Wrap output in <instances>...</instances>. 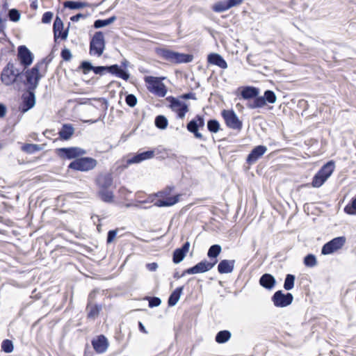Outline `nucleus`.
<instances>
[{"instance_id": "obj_41", "label": "nucleus", "mask_w": 356, "mask_h": 356, "mask_svg": "<svg viewBox=\"0 0 356 356\" xmlns=\"http://www.w3.org/2000/svg\"><path fill=\"white\" fill-rule=\"evenodd\" d=\"M94 67L89 60H83L81 62L78 69L81 70L84 74H88L90 71L93 72Z\"/></svg>"}, {"instance_id": "obj_64", "label": "nucleus", "mask_w": 356, "mask_h": 356, "mask_svg": "<svg viewBox=\"0 0 356 356\" xmlns=\"http://www.w3.org/2000/svg\"><path fill=\"white\" fill-rule=\"evenodd\" d=\"M146 268L149 271H152V272L156 271V262L147 264Z\"/></svg>"}, {"instance_id": "obj_56", "label": "nucleus", "mask_w": 356, "mask_h": 356, "mask_svg": "<svg viewBox=\"0 0 356 356\" xmlns=\"http://www.w3.org/2000/svg\"><path fill=\"white\" fill-rule=\"evenodd\" d=\"M143 300H148V306L150 308L156 307V296H145Z\"/></svg>"}, {"instance_id": "obj_10", "label": "nucleus", "mask_w": 356, "mask_h": 356, "mask_svg": "<svg viewBox=\"0 0 356 356\" xmlns=\"http://www.w3.org/2000/svg\"><path fill=\"white\" fill-rule=\"evenodd\" d=\"M36 103L35 91L26 90L22 95V103L19 106V111L25 113L33 108Z\"/></svg>"}, {"instance_id": "obj_39", "label": "nucleus", "mask_w": 356, "mask_h": 356, "mask_svg": "<svg viewBox=\"0 0 356 356\" xmlns=\"http://www.w3.org/2000/svg\"><path fill=\"white\" fill-rule=\"evenodd\" d=\"M265 104L266 101L264 99V97L261 96H259L258 95L257 96H256V97H254L252 99V102H250L248 104V107L250 108H261L264 106Z\"/></svg>"}, {"instance_id": "obj_2", "label": "nucleus", "mask_w": 356, "mask_h": 356, "mask_svg": "<svg viewBox=\"0 0 356 356\" xmlns=\"http://www.w3.org/2000/svg\"><path fill=\"white\" fill-rule=\"evenodd\" d=\"M157 55L165 60L175 64L188 63L193 59L192 54L179 53L165 48H157Z\"/></svg>"}, {"instance_id": "obj_36", "label": "nucleus", "mask_w": 356, "mask_h": 356, "mask_svg": "<svg viewBox=\"0 0 356 356\" xmlns=\"http://www.w3.org/2000/svg\"><path fill=\"white\" fill-rule=\"evenodd\" d=\"M14 350V343L10 339H3L1 343V351L5 353H11Z\"/></svg>"}, {"instance_id": "obj_20", "label": "nucleus", "mask_w": 356, "mask_h": 356, "mask_svg": "<svg viewBox=\"0 0 356 356\" xmlns=\"http://www.w3.org/2000/svg\"><path fill=\"white\" fill-rule=\"evenodd\" d=\"M113 183V177L112 173H99L96 179L95 184L98 186L99 190L108 189Z\"/></svg>"}, {"instance_id": "obj_26", "label": "nucleus", "mask_w": 356, "mask_h": 356, "mask_svg": "<svg viewBox=\"0 0 356 356\" xmlns=\"http://www.w3.org/2000/svg\"><path fill=\"white\" fill-rule=\"evenodd\" d=\"M235 266V260L223 259L218 265V271L220 274L230 273L233 271Z\"/></svg>"}, {"instance_id": "obj_30", "label": "nucleus", "mask_w": 356, "mask_h": 356, "mask_svg": "<svg viewBox=\"0 0 356 356\" xmlns=\"http://www.w3.org/2000/svg\"><path fill=\"white\" fill-rule=\"evenodd\" d=\"M63 6L70 10H78L85 7L90 6V4L87 2L80 1H66L63 3Z\"/></svg>"}, {"instance_id": "obj_47", "label": "nucleus", "mask_w": 356, "mask_h": 356, "mask_svg": "<svg viewBox=\"0 0 356 356\" xmlns=\"http://www.w3.org/2000/svg\"><path fill=\"white\" fill-rule=\"evenodd\" d=\"M263 97L266 101V103L274 104L277 99L275 93L271 90H266L264 92V95Z\"/></svg>"}, {"instance_id": "obj_49", "label": "nucleus", "mask_w": 356, "mask_h": 356, "mask_svg": "<svg viewBox=\"0 0 356 356\" xmlns=\"http://www.w3.org/2000/svg\"><path fill=\"white\" fill-rule=\"evenodd\" d=\"M168 89L165 85L161 82L157 78V97H164L167 94Z\"/></svg>"}, {"instance_id": "obj_23", "label": "nucleus", "mask_w": 356, "mask_h": 356, "mask_svg": "<svg viewBox=\"0 0 356 356\" xmlns=\"http://www.w3.org/2000/svg\"><path fill=\"white\" fill-rule=\"evenodd\" d=\"M207 62L213 65H216L221 69H227L228 65L224 58L218 53H211L207 56Z\"/></svg>"}, {"instance_id": "obj_1", "label": "nucleus", "mask_w": 356, "mask_h": 356, "mask_svg": "<svg viewBox=\"0 0 356 356\" xmlns=\"http://www.w3.org/2000/svg\"><path fill=\"white\" fill-rule=\"evenodd\" d=\"M46 60L47 58H43L31 69L22 71V75L25 77V79L23 81V83L26 87V90L35 91L38 88L39 82L43 76V75L40 72V69Z\"/></svg>"}, {"instance_id": "obj_18", "label": "nucleus", "mask_w": 356, "mask_h": 356, "mask_svg": "<svg viewBox=\"0 0 356 356\" xmlns=\"http://www.w3.org/2000/svg\"><path fill=\"white\" fill-rule=\"evenodd\" d=\"M103 68L105 74L110 73L123 80L127 81L130 77L129 72L127 70L122 69L118 64L105 65L103 66Z\"/></svg>"}, {"instance_id": "obj_9", "label": "nucleus", "mask_w": 356, "mask_h": 356, "mask_svg": "<svg viewBox=\"0 0 356 356\" xmlns=\"http://www.w3.org/2000/svg\"><path fill=\"white\" fill-rule=\"evenodd\" d=\"M226 125L232 129L240 131L242 128V122L238 119L233 110H223L221 112Z\"/></svg>"}, {"instance_id": "obj_50", "label": "nucleus", "mask_w": 356, "mask_h": 356, "mask_svg": "<svg viewBox=\"0 0 356 356\" xmlns=\"http://www.w3.org/2000/svg\"><path fill=\"white\" fill-rule=\"evenodd\" d=\"M137 102V97L133 94H128L125 97V102L129 107H134Z\"/></svg>"}, {"instance_id": "obj_61", "label": "nucleus", "mask_w": 356, "mask_h": 356, "mask_svg": "<svg viewBox=\"0 0 356 356\" xmlns=\"http://www.w3.org/2000/svg\"><path fill=\"white\" fill-rule=\"evenodd\" d=\"M93 72L95 74H98L100 76L105 74V73L104 72L103 66H102V65L101 66H95L94 69H93Z\"/></svg>"}, {"instance_id": "obj_46", "label": "nucleus", "mask_w": 356, "mask_h": 356, "mask_svg": "<svg viewBox=\"0 0 356 356\" xmlns=\"http://www.w3.org/2000/svg\"><path fill=\"white\" fill-rule=\"evenodd\" d=\"M8 17L11 22H17L21 17L20 12L16 8H12L8 10Z\"/></svg>"}, {"instance_id": "obj_62", "label": "nucleus", "mask_w": 356, "mask_h": 356, "mask_svg": "<svg viewBox=\"0 0 356 356\" xmlns=\"http://www.w3.org/2000/svg\"><path fill=\"white\" fill-rule=\"evenodd\" d=\"M83 356H93V353L88 343L86 344Z\"/></svg>"}, {"instance_id": "obj_51", "label": "nucleus", "mask_w": 356, "mask_h": 356, "mask_svg": "<svg viewBox=\"0 0 356 356\" xmlns=\"http://www.w3.org/2000/svg\"><path fill=\"white\" fill-rule=\"evenodd\" d=\"M168 126V120L163 115H157V128L164 129Z\"/></svg>"}, {"instance_id": "obj_34", "label": "nucleus", "mask_w": 356, "mask_h": 356, "mask_svg": "<svg viewBox=\"0 0 356 356\" xmlns=\"http://www.w3.org/2000/svg\"><path fill=\"white\" fill-rule=\"evenodd\" d=\"M21 149L27 154H34L42 149L41 145L24 143L22 145Z\"/></svg>"}, {"instance_id": "obj_16", "label": "nucleus", "mask_w": 356, "mask_h": 356, "mask_svg": "<svg viewBox=\"0 0 356 356\" xmlns=\"http://www.w3.org/2000/svg\"><path fill=\"white\" fill-rule=\"evenodd\" d=\"M217 263V259L214 260L213 262L207 261L206 260L202 261L197 264L195 266L186 269L182 275L186 274H197L202 273L211 270Z\"/></svg>"}, {"instance_id": "obj_52", "label": "nucleus", "mask_w": 356, "mask_h": 356, "mask_svg": "<svg viewBox=\"0 0 356 356\" xmlns=\"http://www.w3.org/2000/svg\"><path fill=\"white\" fill-rule=\"evenodd\" d=\"M74 128L72 124H63L57 134H74Z\"/></svg>"}, {"instance_id": "obj_37", "label": "nucleus", "mask_w": 356, "mask_h": 356, "mask_svg": "<svg viewBox=\"0 0 356 356\" xmlns=\"http://www.w3.org/2000/svg\"><path fill=\"white\" fill-rule=\"evenodd\" d=\"M148 90L156 95V76H147L145 77Z\"/></svg>"}, {"instance_id": "obj_13", "label": "nucleus", "mask_w": 356, "mask_h": 356, "mask_svg": "<svg viewBox=\"0 0 356 356\" xmlns=\"http://www.w3.org/2000/svg\"><path fill=\"white\" fill-rule=\"evenodd\" d=\"M346 237H336L326 243L322 248V254H330L341 249L346 243Z\"/></svg>"}, {"instance_id": "obj_45", "label": "nucleus", "mask_w": 356, "mask_h": 356, "mask_svg": "<svg viewBox=\"0 0 356 356\" xmlns=\"http://www.w3.org/2000/svg\"><path fill=\"white\" fill-rule=\"evenodd\" d=\"M295 276L291 274H287L284 283V289L289 291L294 286Z\"/></svg>"}, {"instance_id": "obj_24", "label": "nucleus", "mask_w": 356, "mask_h": 356, "mask_svg": "<svg viewBox=\"0 0 356 356\" xmlns=\"http://www.w3.org/2000/svg\"><path fill=\"white\" fill-rule=\"evenodd\" d=\"M190 248V243L186 241L181 248H177L173 252L172 261L175 264L181 262L188 253Z\"/></svg>"}, {"instance_id": "obj_33", "label": "nucleus", "mask_w": 356, "mask_h": 356, "mask_svg": "<svg viewBox=\"0 0 356 356\" xmlns=\"http://www.w3.org/2000/svg\"><path fill=\"white\" fill-rule=\"evenodd\" d=\"M183 289L184 286H179L173 291V292L170 294L168 298L169 306H174L177 304V302L180 298V296L182 293Z\"/></svg>"}, {"instance_id": "obj_40", "label": "nucleus", "mask_w": 356, "mask_h": 356, "mask_svg": "<svg viewBox=\"0 0 356 356\" xmlns=\"http://www.w3.org/2000/svg\"><path fill=\"white\" fill-rule=\"evenodd\" d=\"M229 9V7L228 6L226 0L220 1L216 3L212 7V10L216 13H222Z\"/></svg>"}, {"instance_id": "obj_3", "label": "nucleus", "mask_w": 356, "mask_h": 356, "mask_svg": "<svg viewBox=\"0 0 356 356\" xmlns=\"http://www.w3.org/2000/svg\"><path fill=\"white\" fill-rule=\"evenodd\" d=\"M173 186H167L157 193V207H171L180 200L181 194L173 195Z\"/></svg>"}, {"instance_id": "obj_17", "label": "nucleus", "mask_w": 356, "mask_h": 356, "mask_svg": "<svg viewBox=\"0 0 356 356\" xmlns=\"http://www.w3.org/2000/svg\"><path fill=\"white\" fill-rule=\"evenodd\" d=\"M93 294L91 292L88 298L86 311L88 319H95L102 309V305L92 302Z\"/></svg>"}, {"instance_id": "obj_29", "label": "nucleus", "mask_w": 356, "mask_h": 356, "mask_svg": "<svg viewBox=\"0 0 356 356\" xmlns=\"http://www.w3.org/2000/svg\"><path fill=\"white\" fill-rule=\"evenodd\" d=\"M97 196L102 202L106 203H112L114 201V194L108 189L99 190Z\"/></svg>"}, {"instance_id": "obj_38", "label": "nucleus", "mask_w": 356, "mask_h": 356, "mask_svg": "<svg viewBox=\"0 0 356 356\" xmlns=\"http://www.w3.org/2000/svg\"><path fill=\"white\" fill-rule=\"evenodd\" d=\"M222 251L221 246L220 245H211L207 252V256L211 259H216L217 257L220 254Z\"/></svg>"}, {"instance_id": "obj_5", "label": "nucleus", "mask_w": 356, "mask_h": 356, "mask_svg": "<svg viewBox=\"0 0 356 356\" xmlns=\"http://www.w3.org/2000/svg\"><path fill=\"white\" fill-rule=\"evenodd\" d=\"M334 168L335 163L334 161H330L323 165L313 177L312 182V186L316 188L321 186L332 174Z\"/></svg>"}, {"instance_id": "obj_12", "label": "nucleus", "mask_w": 356, "mask_h": 356, "mask_svg": "<svg viewBox=\"0 0 356 356\" xmlns=\"http://www.w3.org/2000/svg\"><path fill=\"white\" fill-rule=\"evenodd\" d=\"M17 59L24 70L29 67L33 63L34 56L25 45H20L17 48Z\"/></svg>"}, {"instance_id": "obj_58", "label": "nucleus", "mask_w": 356, "mask_h": 356, "mask_svg": "<svg viewBox=\"0 0 356 356\" xmlns=\"http://www.w3.org/2000/svg\"><path fill=\"white\" fill-rule=\"evenodd\" d=\"M69 34V26L65 29H63L58 34V39L60 38L63 40H65Z\"/></svg>"}, {"instance_id": "obj_4", "label": "nucleus", "mask_w": 356, "mask_h": 356, "mask_svg": "<svg viewBox=\"0 0 356 356\" xmlns=\"http://www.w3.org/2000/svg\"><path fill=\"white\" fill-rule=\"evenodd\" d=\"M97 164V161L90 156H79L72 160L68 165V170L74 171L88 172L94 169Z\"/></svg>"}, {"instance_id": "obj_22", "label": "nucleus", "mask_w": 356, "mask_h": 356, "mask_svg": "<svg viewBox=\"0 0 356 356\" xmlns=\"http://www.w3.org/2000/svg\"><path fill=\"white\" fill-rule=\"evenodd\" d=\"M267 148L264 145L256 146L248 154L246 162L249 165L254 163L266 152Z\"/></svg>"}, {"instance_id": "obj_44", "label": "nucleus", "mask_w": 356, "mask_h": 356, "mask_svg": "<svg viewBox=\"0 0 356 356\" xmlns=\"http://www.w3.org/2000/svg\"><path fill=\"white\" fill-rule=\"evenodd\" d=\"M174 154L168 150L163 148H157V159L164 160L167 158H173Z\"/></svg>"}, {"instance_id": "obj_27", "label": "nucleus", "mask_w": 356, "mask_h": 356, "mask_svg": "<svg viewBox=\"0 0 356 356\" xmlns=\"http://www.w3.org/2000/svg\"><path fill=\"white\" fill-rule=\"evenodd\" d=\"M275 279L268 273L264 274L259 279V284L261 286L267 289H271L275 285Z\"/></svg>"}, {"instance_id": "obj_8", "label": "nucleus", "mask_w": 356, "mask_h": 356, "mask_svg": "<svg viewBox=\"0 0 356 356\" xmlns=\"http://www.w3.org/2000/svg\"><path fill=\"white\" fill-rule=\"evenodd\" d=\"M56 154L63 159L75 160L86 154V151L79 147H60L56 149Z\"/></svg>"}, {"instance_id": "obj_35", "label": "nucleus", "mask_w": 356, "mask_h": 356, "mask_svg": "<svg viewBox=\"0 0 356 356\" xmlns=\"http://www.w3.org/2000/svg\"><path fill=\"white\" fill-rule=\"evenodd\" d=\"M231 332L228 330H222L217 333L215 340L218 343H224L231 338Z\"/></svg>"}, {"instance_id": "obj_7", "label": "nucleus", "mask_w": 356, "mask_h": 356, "mask_svg": "<svg viewBox=\"0 0 356 356\" xmlns=\"http://www.w3.org/2000/svg\"><path fill=\"white\" fill-rule=\"evenodd\" d=\"M105 49L104 33L101 31L95 33L90 42L89 53L90 55L101 56Z\"/></svg>"}, {"instance_id": "obj_43", "label": "nucleus", "mask_w": 356, "mask_h": 356, "mask_svg": "<svg viewBox=\"0 0 356 356\" xmlns=\"http://www.w3.org/2000/svg\"><path fill=\"white\" fill-rule=\"evenodd\" d=\"M207 129L211 133H216L220 129V124L218 120L215 119H210L207 121Z\"/></svg>"}, {"instance_id": "obj_11", "label": "nucleus", "mask_w": 356, "mask_h": 356, "mask_svg": "<svg viewBox=\"0 0 356 356\" xmlns=\"http://www.w3.org/2000/svg\"><path fill=\"white\" fill-rule=\"evenodd\" d=\"M165 100L169 102V106L172 111L177 113L179 118L185 117L186 113L188 111V105L185 102L172 96L166 97Z\"/></svg>"}, {"instance_id": "obj_25", "label": "nucleus", "mask_w": 356, "mask_h": 356, "mask_svg": "<svg viewBox=\"0 0 356 356\" xmlns=\"http://www.w3.org/2000/svg\"><path fill=\"white\" fill-rule=\"evenodd\" d=\"M138 203L137 207H139L142 209H149L152 207V205L147 206L146 204L152 203L156 200V193H153L150 195H144L143 193L138 195Z\"/></svg>"}, {"instance_id": "obj_31", "label": "nucleus", "mask_w": 356, "mask_h": 356, "mask_svg": "<svg viewBox=\"0 0 356 356\" xmlns=\"http://www.w3.org/2000/svg\"><path fill=\"white\" fill-rule=\"evenodd\" d=\"M116 19H117V17L115 15H113V16H111L107 19H98L94 22L93 27L96 29H101V28H103L108 25L111 24Z\"/></svg>"}, {"instance_id": "obj_15", "label": "nucleus", "mask_w": 356, "mask_h": 356, "mask_svg": "<svg viewBox=\"0 0 356 356\" xmlns=\"http://www.w3.org/2000/svg\"><path fill=\"white\" fill-rule=\"evenodd\" d=\"M154 156V149H151L145 151L138 152L129 155L127 159V164L131 165L140 163L145 160L153 158Z\"/></svg>"}, {"instance_id": "obj_32", "label": "nucleus", "mask_w": 356, "mask_h": 356, "mask_svg": "<svg viewBox=\"0 0 356 356\" xmlns=\"http://www.w3.org/2000/svg\"><path fill=\"white\" fill-rule=\"evenodd\" d=\"M64 24L62 21L61 18L56 15L53 25V32H54V41L57 42L58 40V34L63 29Z\"/></svg>"}, {"instance_id": "obj_57", "label": "nucleus", "mask_w": 356, "mask_h": 356, "mask_svg": "<svg viewBox=\"0 0 356 356\" xmlns=\"http://www.w3.org/2000/svg\"><path fill=\"white\" fill-rule=\"evenodd\" d=\"M88 15H89L88 13L86 14V15H84V14H82V13H77L76 15H74L70 17V20L72 22H78L80 19L86 18Z\"/></svg>"}, {"instance_id": "obj_53", "label": "nucleus", "mask_w": 356, "mask_h": 356, "mask_svg": "<svg viewBox=\"0 0 356 356\" xmlns=\"http://www.w3.org/2000/svg\"><path fill=\"white\" fill-rule=\"evenodd\" d=\"M118 234V229H111L108 232L107 236H106V243L111 244L113 242L115 238H116Z\"/></svg>"}, {"instance_id": "obj_28", "label": "nucleus", "mask_w": 356, "mask_h": 356, "mask_svg": "<svg viewBox=\"0 0 356 356\" xmlns=\"http://www.w3.org/2000/svg\"><path fill=\"white\" fill-rule=\"evenodd\" d=\"M259 93L257 88L254 86H245L243 88L241 92V97L244 99H252L256 97Z\"/></svg>"}, {"instance_id": "obj_60", "label": "nucleus", "mask_w": 356, "mask_h": 356, "mask_svg": "<svg viewBox=\"0 0 356 356\" xmlns=\"http://www.w3.org/2000/svg\"><path fill=\"white\" fill-rule=\"evenodd\" d=\"M243 1V0H226L229 8L240 5L241 3H242Z\"/></svg>"}, {"instance_id": "obj_6", "label": "nucleus", "mask_w": 356, "mask_h": 356, "mask_svg": "<svg viewBox=\"0 0 356 356\" xmlns=\"http://www.w3.org/2000/svg\"><path fill=\"white\" fill-rule=\"evenodd\" d=\"M22 74V72L16 68L13 63L8 62L2 70L1 80L6 86H10L15 83Z\"/></svg>"}, {"instance_id": "obj_48", "label": "nucleus", "mask_w": 356, "mask_h": 356, "mask_svg": "<svg viewBox=\"0 0 356 356\" xmlns=\"http://www.w3.org/2000/svg\"><path fill=\"white\" fill-rule=\"evenodd\" d=\"M304 264L307 267H314L317 264L316 257L312 254H307L304 258Z\"/></svg>"}, {"instance_id": "obj_54", "label": "nucleus", "mask_w": 356, "mask_h": 356, "mask_svg": "<svg viewBox=\"0 0 356 356\" xmlns=\"http://www.w3.org/2000/svg\"><path fill=\"white\" fill-rule=\"evenodd\" d=\"M60 56L65 61H69L72 58V53L69 49L64 48L61 50Z\"/></svg>"}, {"instance_id": "obj_59", "label": "nucleus", "mask_w": 356, "mask_h": 356, "mask_svg": "<svg viewBox=\"0 0 356 356\" xmlns=\"http://www.w3.org/2000/svg\"><path fill=\"white\" fill-rule=\"evenodd\" d=\"M180 97L183 99H197L195 94L194 92H190L187 93H184L180 96Z\"/></svg>"}, {"instance_id": "obj_55", "label": "nucleus", "mask_w": 356, "mask_h": 356, "mask_svg": "<svg viewBox=\"0 0 356 356\" xmlns=\"http://www.w3.org/2000/svg\"><path fill=\"white\" fill-rule=\"evenodd\" d=\"M54 14L51 11L45 12L42 17V22L43 24H49L52 20Z\"/></svg>"}, {"instance_id": "obj_21", "label": "nucleus", "mask_w": 356, "mask_h": 356, "mask_svg": "<svg viewBox=\"0 0 356 356\" xmlns=\"http://www.w3.org/2000/svg\"><path fill=\"white\" fill-rule=\"evenodd\" d=\"M204 126V118L203 116L197 115L187 124V129L191 134H200L199 132L200 128Z\"/></svg>"}, {"instance_id": "obj_19", "label": "nucleus", "mask_w": 356, "mask_h": 356, "mask_svg": "<svg viewBox=\"0 0 356 356\" xmlns=\"http://www.w3.org/2000/svg\"><path fill=\"white\" fill-rule=\"evenodd\" d=\"M91 343L93 349L98 354L105 353L109 345L107 338L104 334H99L93 338Z\"/></svg>"}, {"instance_id": "obj_14", "label": "nucleus", "mask_w": 356, "mask_h": 356, "mask_svg": "<svg viewBox=\"0 0 356 356\" xmlns=\"http://www.w3.org/2000/svg\"><path fill=\"white\" fill-rule=\"evenodd\" d=\"M293 296L291 293H284L282 291H276L272 296V301L277 307H285L291 304Z\"/></svg>"}, {"instance_id": "obj_63", "label": "nucleus", "mask_w": 356, "mask_h": 356, "mask_svg": "<svg viewBox=\"0 0 356 356\" xmlns=\"http://www.w3.org/2000/svg\"><path fill=\"white\" fill-rule=\"evenodd\" d=\"M6 111V106L3 104L0 103V118H3L5 116Z\"/></svg>"}, {"instance_id": "obj_42", "label": "nucleus", "mask_w": 356, "mask_h": 356, "mask_svg": "<svg viewBox=\"0 0 356 356\" xmlns=\"http://www.w3.org/2000/svg\"><path fill=\"white\" fill-rule=\"evenodd\" d=\"M344 212L348 215H356V197L344 207Z\"/></svg>"}]
</instances>
